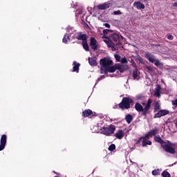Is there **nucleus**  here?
Instances as JSON below:
<instances>
[{
	"label": "nucleus",
	"instance_id": "34",
	"mask_svg": "<svg viewBox=\"0 0 177 177\" xmlns=\"http://www.w3.org/2000/svg\"><path fill=\"white\" fill-rule=\"evenodd\" d=\"M115 149V145L114 144L111 145L109 147V151H114Z\"/></svg>",
	"mask_w": 177,
	"mask_h": 177
},
{
	"label": "nucleus",
	"instance_id": "18",
	"mask_svg": "<svg viewBox=\"0 0 177 177\" xmlns=\"http://www.w3.org/2000/svg\"><path fill=\"white\" fill-rule=\"evenodd\" d=\"M74 66L73 68V73H79L80 71V66L81 64L80 63H77V62L74 61L73 62Z\"/></svg>",
	"mask_w": 177,
	"mask_h": 177
},
{
	"label": "nucleus",
	"instance_id": "31",
	"mask_svg": "<svg viewBox=\"0 0 177 177\" xmlns=\"http://www.w3.org/2000/svg\"><path fill=\"white\" fill-rule=\"evenodd\" d=\"M122 64H127V63H128V59L124 57L123 58H122L120 61Z\"/></svg>",
	"mask_w": 177,
	"mask_h": 177
},
{
	"label": "nucleus",
	"instance_id": "28",
	"mask_svg": "<svg viewBox=\"0 0 177 177\" xmlns=\"http://www.w3.org/2000/svg\"><path fill=\"white\" fill-rule=\"evenodd\" d=\"M153 55L151 54V53L146 52V53H145V59H147V60H149V59H150L151 57H152Z\"/></svg>",
	"mask_w": 177,
	"mask_h": 177
},
{
	"label": "nucleus",
	"instance_id": "44",
	"mask_svg": "<svg viewBox=\"0 0 177 177\" xmlns=\"http://www.w3.org/2000/svg\"><path fill=\"white\" fill-rule=\"evenodd\" d=\"M142 139H143V137H140L136 142L137 145H139V143H140V142H142Z\"/></svg>",
	"mask_w": 177,
	"mask_h": 177
},
{
	"label": "nucleus",
	"instance_id": "20",
	"mask_svg": "<svg viewBox=\"0 0 177 177\" xmlns=\"http://www.w3.org/2000/svg\"><path fill=\"white\" fill-rule=\"evenodd\" d=\"M124 120H126L127 124H131V122L133 121V116H132V115L131 114H127L126 115Z\"/></svg>",
	"mask_w": 177,
	"mask_h": 177
},
{
	"label": "nucleus",
	"instance_id": "19",
	"mask_svg": "<svg viewBox=\"0 0 177 177\" xmlns=\"http://www.w3.org/2000/svg\"><path fill=\"white\" fill-rule=\"evenodd\" d=\"M133 6L137 9H145V4L142 3L140 1H135Z\"/></svg>",
	"mask_w": 177,
	"mask_h": 177
},
{
	"label": "nucleus",
	"instance_id": "36",
	"mask_svg": "<svg viewBox=\"0 0 177 177\" xmlns=\"http://www.w3.org/2000/svg\"><path fill=\"white\" fill-rule=\"evenodd\" d=\"M149 62L151 63H154V62H156V56L153 55L152 57H151L149 59Z\"/></svg>",
	"mask_w": 177,
	"mask_h": 177
},
{
	"label": "nucleus",
	"instance_id": "4",
	"mask_svg": "<svg viewBox=\"0 0 177 177\" xmlns=\"http://www.w3.org/2000/svg\"><path fill=\"white\" fill-rule=\"evenodd\" d=\"M152 103L153 100L151 99H149L147 102V104L145 102L142 103V106H145L142 109V115L144 117H147V114H151V111H150V109H151Z\"/></svg>",
	"mask_w": 177,
	"mask_h": 177
},
{
	"label": "nucleus",
	"instance_id": "6",
	"mask_svg": "<svg viewBox=\"0 0 177 177\" xmlns=\"http://www.w3.org/2000/svg\"><path fill=\"white\" fill-rule=\"evenodd\" d=\"M8 142V136L6 134H3L0 139V151H2L6 147V143Z\"/></svg>",
	"mask_w": 177,
	"mask_h": 177
},
{
	"label": "nucleus",
	"instance_id": "13",
	"mask_svg": "<svg viewBox=\"0 0 177 177\" xmlns=\"http://www.w3.org/2000/svg\"><path fill=\"white\" fill-rule=\"evenodd\" d=\"M109 8H110V3L106 2L97 6V8L99 9V10H104L109 9Z\"/></svg>",
	"mask_w": 177,
	"mask_h": 177
},
{
	"label": "nucleus",
	"instance_id": "15",
	"mask_svg": "<svg viewBox=\"0 0 177 177\" xmlns=\"http://www.w3.org/2000/svg\"><path fill=\"white\" fill-rule=\"evenodd\" d=\"M159 110H161V105L159 101H156L153 103V113H157Z\"/></svg>",
	"mask_w": 177,
	"mask_h": 177
},
{
	"label": "nucleus",
	"instance_id": "14",
	"mask_svg": "<svg viewBox=\"0 0 177 177\" xmlns=\"http://www.w3.org/2000/svg\"><path fill=\"white\" fill-rule=\"evenodd\" d=\"M115 136L116 138V139H122V138H124V136H125V134L124 133V131L119 129L115 133Z\"/></svg>",
	"mask_w": 177,
	"mask_h": 177
},
{
	"label": "nucleus",
	"instance_id": "51",
	"mask_svg": "<svg viewBox=\"0 0 177 177\" xmlns=\"http://www.w3.org/2000/svg\"><path fill=\"white\" fill-rule=\"evenodd\" d=\"M133 67H136V64L134 63Z\"/></svg>",
	"mask_w": 177,
	"mask_h": 177
},
{
	"label": "nucleus",
	"instance_id": "41",
	"mask_svg": "<svg viewBox=\"0 0 177 177\" xmlns=\"http://www.w3.org/2000/svg\"><path fill=\"white\" fill-rule=\"evenodd\" d=\"M109 48H112V50H117V48H115V45H114L113 43H112L111 46H109Z\"/></svg>",
	"mask_w": 177,
	"mask_h": 177
},
{
	"label": "nucleus",
	"instance_id": "5",
	"mask_svg": "<svg viewBox=\"0 0 177 177\" xmlns=\"http://www.w3.org/2000/svg\"><path fill=\"white\" fill-rule=\"evenodd\" d=\"M114 132H115V126L113 124H111L108 127H103L102 131V133L106 135V136H111Z\"/></svg>",
	"mask_w": 177,
	"mask_h": 177
},
{
	"label": "nucleus",
	"instance_id": "42",
	"mask_svg": "<svg viewBox=\"0 0 177 177\" xmlns=\"http://www.w3.org/2000/svg\"><path fill=\"white\" fill-rule=\"evenodd\" d=\"M167 39H169L170 41H172L174 39V36L171 35H167Z\"/></svg>",
	"mask_w": 177,
	"mask_h": 177
},
{
	"label": "nucleus",
	"instance_id": "30",
	"mask_svg": "<svg viewBox=\"0 0 177 177\" xmlns=\"http://www.w3.org/2000/svg\"><path fill=\"white\" fill-rule=\"evenodd\" d=\"M161 90H160V88H157L156 89V92H155V95L156 96H157V97H160V96H161Z\"/></svg>",
	"mask_w": 177,
	"mask_h": 177
},
{
	"label": "nucleus",
	"instance_id": "21",
	"mask_svg": "<svg viewBox=\"0 0 177 177\" xmlns=\"http://www.w3.org/2000/svg\"><path fill=\"white\" fill-rule=\"evenodd\" d=\"M157 132H158V129L155 127L153 129L148 131V133L149 134L150 137L152 138L153 136H155V135H157Z\"/></svg>",
	"mask_w": 177,
	"mask_h": 177
},
{
	"label": "nucleus",
	"instance_id": "33",
	"mask_svg": "<svg viewBox=\"0 0 177 177\" xmlns=\"http://www.w3.org/2000/svg\"><path fill=\"white\" fill-rule=\"evenodd\" d=\"M109 32H113V30H111L110 29H104L103 30L104 35H107V34H109Z\"/></svg>",
	"mask_w": 177,
	"mask_h": 177
},
{
	"label": "nucleus",
	"instance_id": "46",
	"mask_svg": "<svg viewBox=\"0 0 177 177\" xmlns=\"http://www.w3.org/2000/svg\"><path fill=\"white\" fill-rule=\"evenodd\" d=\"M113 109H121V108H120V104H115V106H113Z\"/></svg>",
	"mask_w": 177,
	"mask_h": 177
},
{
	"label": "nucleus",
	"instance_id": "50",
	"mask_svg": "<svg viewBox=\"0 0 177 177\" xmlns=\"http://www.w3.org/2000/svg\"><path fill=\"white\" fill-rule=\"evenodd\" d=\"M81 13H82V11H80V12H78V15H81Z\"/></svg>",
	"mask_w": 177,
	"mask_h": 177
},
{
	"label": "nucleus",
	"instance_id": "38",
	"mask_svg": "<svg viewBox=\"0 0 177 177\" xmlns=\"http://www.w3.org/2000/svg\"><path fill=\"white\" fill-rule=\"evenodd\" d=\"M146 68L148 71H151V73H153V71H154V69L151 66H146Z\"/></svg>",
	"mask_w": 177,
	"mask_h": 177
},
{
	"label": "nucleus",
	"instance_id": "49",
	"mask_svg": "<svg viewBox=\"0 0 177 177\" xmlns=\"http://www.w3.org/2000/svg\"><path fill=\"white\" fill-rule=\"evenodd\" d=\"M100 81H102V78L98 77L97 80V82H99Z\"/></svg>",
	"mask_w": 177,
	"mask_h": 177
},
{
	"label": "nucleus",
	"instance_id": "37",
	"mask_svg": "<svg viewBox=\"0 0 177 177\" xmlns=\"http://www.w3.org/2000/svg\"><path fill=\"white\" fill-rule=\"evenodd\" d=\"M154 65L156 66L157 67H159V66H161V63L160 62V60L155 59Z\"/></svg>",
	"mask_w": 177,
	"mask_h": 177
},
{
	"label": "nucleus",
	"instance_id": "9",
	"mask_svg": "<svg viewBox=\"0 0 177 177\" xmlns=\"http://www.w3.org/2000/svg\"><path fill=\"white\" fill-rule=\"evenodd\" d=\"M90 115H91V117H95V115H96V113L92 111L91 109H86L82 111L83 118H86L87 117H90Z\"/></svg>",
	"mask_w": 177,
	"mask_h": 177
},
{
	"label": "nucleus",
	"instance_id": "40",
	"mask_svg": "<svg viewBox=\"0 0 177 177\" xmlns=\"http://www.w3.org/2000/svg\"><path fill=\"white\" fill-rule=\"evenodd\" d=\"M113 15H122V12H121L120 10H117L113 12Z\"/></svg>",
	"mask_w": 177,
	"mask_h": 177
},
{
	"label": "nucleus",
	"instance_id": "39",
	"mask_svg": "<svg viewBox=\"0 0 177 177\" xmlns=\"http://www.w3.org/2000/svg\"><path fill=\"white\" fill-rule=\"evenodd\" d=\"M150 138H151L150 136V134L149 133V132H147V133L143 137V140L144 139H150Z\"/></svg>",
	"mask_w": 177,
	"mask_h": 177
},
{
	"label": "nucleus",
	"instance_id": "26",
	"mask_svg": "<svg viewBox=\"0 0 177 177\" xmlns=\"http://www.w3.org/2000/svg\"><path fill=\"white\" fill-rule=\"evenodd\" d=\"M160 172L161 171L159 169H154L152 171V175H153V176H157L160 175Z\"/></svg>",
	"mask_w": 177,
	"mask_h": 177
},
{
	"label": "nucleus",
	"instance_id": "47",
	"mask_svg": "<svg viewBox=\"0 0 177 177\" xmlns=\"http://www.w3.org/2000/svg\"><path fill=\"white\" fill-rule=\"evenodd\" d=\"M100 78H101V80H104V78H106V76H104V75H101V76L100 77Z\"/></svg>",
	"mask_w": 177,
	"mask_h": 177
},
{
	"label": "nucleus",
	"instance_id": "52",
	"mask_svg": "<svg viewBox=\"0 0 177 177\" xmlns=\"http://www.w3.org/2000/svg\"><path fill=\"white\" fill-rule=\"evenodd\" d=\"M138 99L139 100V99H140V97H138Z\"/></svg>",
	"mask_w": 177,
	"mask_h": 177
},
{
	"label": "nucleus",
	"instance_id": "10",
	"mask_svg": "<svg viewBox=\"0 0 177 177\" xmlns=\"http://www.w3.org/2000/svg\"><path fill=\"white\" fill-rule=\"evenodd\" d=\"M118 64H115V65H111L108 67V68L104 72V74H109V73H115L117 70H118Z\"/></svg>",
	"mask_w": 177,
	"mask_h": 177
},
{
	"label": "nucleus",
	"instance_id": "7",
	"mask_svg": "<svg viewBox=\"0 0 177 177\" xmlns=\"http://www.w3.org/2000/svg\"><path fill=\"white\" fill-rule=\"evenodd\" d=\"M167 114H169V111L167 109H161V110H159L158 113H156L154 115L153 118H161V117L167 115Z\"/></svg>",
	"mask_w": 177,
	"mask_h": 177
},
{
	"label": "nucleus",
	"instance_id": "35",
	"mask_svg": "<svg viewBox=\"0 0 177 177\" xmlns=\"http://www.w3.org/2000/svg\"><path fill=\"white\" fill-rule=\"evenodd\" d=\"M133 80H136V78H138V70L133 71Z\"/></svg>",
	"mask_w": 177,
	"mask_h": 177
},
{
	"label": "nucleus",
	"instance_id": "29",
	"mask_svg": "<svg viewBox=\"0 0 177 177\" xmlns=\"http://www.w3.org/2000/svg\"><path fill=\"white\" fill-rule=\"evenodd\" d=\"M162 177H171V174L168 172L167 171L165 170L162 173Z\"/></svg>",
	"mask_w": 177,
	"mask_h": 177
},
{
	"label": "nucleus",
	"instance_id": "43",
	"mask_svg": "<svg viewBox=\"0 0 177 177\" xmlns=\"http://www.w3.org/2000/svg\"><path fill=\"white\" fill-rule=\"evenodd\" d=\"M172 104L173 106H176V107H177V98L172 102Z\"/></svg>",
	"mask_w": 177,
	"mask_h": 177
},
{
	"label": "nucleus",
	"instance_id": "45",
	"mask_svg": "<svg viewBox=\"0 0 177 177\" xmlns=\"http://www.w3.org/2000/svg\"><path fill=\"white\" fill-rule=\"evenodd\" d=\"M104 26H105V27H106V28H110V24L108 23L104 24Z\"/></svg>",
	"mask_w": 177,
	"mask_h": 177
},
{
	"label": "nucleus",
	"instance_id": "11",
	"mask_svg": "<svg viewBox=\"0 0 177 177\" xmlns=\"http://www.w3.org/2000/svg\"><path fill=\"white\" fill-rule=\"evenodd\" d=\"M76 39L85 42L88 41V35H86V34H82V32H78L76 36Z\"/></svg>",
	"mask_w": 177,
	"mask_h": 177
},
{
	"label": "nucleus",
	"instance_id": "12",
	"mask_svg": "<svg viewBox=\"0 0 177 177\" xmlns=\"http://www.w3.org/2000/svg\"><path fill=\"white\" fill-rule=\"evenodd\" d=\"M96 39L95 37H91L90 39V46H91V49L93 50H97V44Z\"/></svg>",
	"mask_w": 177,
	"mask_h": 177
},
{
	"label": "nucleus",
	"instance_id": "24",
	"mask_svg": "<svg viewBox=\"0 0 177 177\" xmlns=\"http://www.w3.org/2000/svg\"><path fill=\"white\" fill-rule=\"evenodd\" d=\"M88 63L90 66H97V62L95 58L88 57Z\"/></svg>",
	"mask_w": 177,
	"mask_h": 177
},
{
	"label": "nucleus",
	"instance_id": "48",
	"mask_svg": "<svg viewBox=\"0 0 177 177\" xmlns=\"http://www.w3.org/2000/svg\"><path fill=\"white\" fill-rule=\"evenodd\" d=\"M173 6H174V8H176V7H177V3H176V2L174 3H173Z\"/></svg>",
	"mask_w": 177,
	"mask_h": 177
},
{
	"label": "nucleus",
	"instance_id": "16",
	"mask_svg": "<svg viewBox=\"0 0 177 177\" xmlns=\"http://www.w3.org/2000/svg\"><path fill=\"white\" fill-rule=\"evenodd\" d=\"M118 70H119L120 73H124V71H127L128 70V66L118 64Z\"/></svg>",
	"mask_w": 177,
	"mask_h": 177
},
{
	"label": "nucleus",
	"instance_id": "22",
	"mask_svg": "<svg viewBox=\"0 0 177 177\" xmlns=\"http://www.w3.org/2000/svg\"><path fill=\"white\" fill-rule=\"evenodd\" d=\"M154 140H156V142H158V143H160V145H165V142L163 141V140L161 139V137H160V136H156L154 137Z\"/></svg>",
	"mask_w": 177,
	"mask_h": 177
},
{
	"label": "nucleus",
	"instance_id": "25",
	"mask_svg": "<svg viewBox=\"0 0 177 177\" xmlns=\"http://www.w3.org/2000/svg\"><path fill=\"white\" fill-rule=\"evenodd\" d=\"M142 147H146V146H147V145L149 146H151V141L147 140V139H144L142 140Z\"/></svg>",
	"mask_w": 177,
	"mask_h": 177
},
{
	"label": "nucleus",
	"instance_id": "3",
	"mask_svg": "<svg viewBox=\"0 0 177 177\" xmlns=\"http://www.w3.org/2000/svg\"><path fill=\"white\" fill-rule=\"evenodd\" d=\"M131 103H133V100L132 98L124 97L120 103V109H121V110H129V109H131Z\"/></svg>",
	"mask_w": 177,
	"mask_h": 177
},
{
	"label": "nucleus",
	"instance_id": "17",
	"mask_svg": "<svg viewBox=\"0 0 177 177\" xmlns=\"http://www.w3.org/2000/svg\"><path fill=\"white\" fill-rule=\"evenodd\" d=\"M134 109H136V111H138V113H142L143 111V106L142 104H140V103L139 102H136L135 106H134Z\"/></svg>",
	"mask_w": 177,
	"mask_h": 177
},
{
	"label": "nucleus",
	"instance_id": "23",
	"mask_svg": "<svg viewBox=\"0 0 177 177\" xmlns=\"http://www.w3.org/2000/svg\"><path fill=\"white\" fill-rule=\"evenodd\" d=\"M82 45L84 50H86V52H89V46L88 45V40H86V41H82Z\"/></svg>",
	"mask_w": 177,
	"mask_h": 177
},
{
	"label": "nucleus",
	"instance_id": "32",
	"mask_svg": "<svg viewBox=\"0 0 177 177\" xmlns=\"http://www.w3.org/2000/svg\"><path fill=\"white\" fill-rule=\"evenodd\" d=\"M114 57H115L116 62H121V56H120V55L115 54Z\"/></svg>",
	"mask_w": 177,
	"mask_h": 177
},
{
	"label": "nucleus",
	"instance_id": "1",
	"mask_svg": "<svg viewBox=\"0 0 177 177\" xmlns=\"http://www.w3.org/2000/svg\"><path fill=\"white\" fill-rule=\"evenodd\" d=\"M113 64H114V62H113V60L110 59V58L104 57L101 59L100 60V74H104L108 67L113 66Z\"/></svg>",
	"mask_w": 177,
	"mask_h": 177
},
{
	"label": "nucleus",
	"instance_id": "27",
	"mask_svg": "<svg viewBox=\"0 0 177 177\" xmlns=\"http://www.w3.org/2000/svg\"><path fill=\"white\" fill-rule=\"evenodd\" d=\"M67 39H70V36L68 35H65L62 39V42L64 44H67L68 42Z\"/></svg>",
	"mask_w": 177,
	"mask_h": 177
},
{
	"label": "nucleus",
	"instance_id": "2",
	"mask_svg": "<svg viewBox=\"0 0 177 177\" xmlns=\"http://www.w3.org/2000/svg\"><path fill=\"white\" fill-rule=\"evenodd\" d=\"M124 39V37L118 33H112L109 35V41L111 44L116 45V46H121V41Z\"/></svg>",
	"mask_w": 177,
	"mask_h": 177
},
{
	"label": "nucleus",
	"instance_id": "8",
	"mask_svg": "<svg viewBox=\"0 0 177 177\" xmlns=\"http://www.w3.org/2000/svg\"><path fill=\"white\" fill-rule=\"evenodd\" d=\"M162 147L167 153H169L170 154H175L176 153L175 148L169 146L167 142L165 145H162Z\"/></svg>",
	"mask_w": 177,
	"mask_h": 177
}]
</instances>
